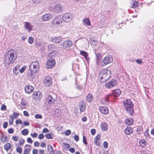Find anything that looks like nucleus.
Segmentation results:
<instances>
[{
  "instance_id": "obj_1",
  "label": "nucleus",
  "mask_w": 154,
  "mask_h": 154,
  "mask_svg": "<svg viewBox=\"0 0 154 154\" xmlns=\"http://www.w3.org/2000/svg\"><path fill=\"white\" fill-rule=\"evenodd\" d=\"M17 54L14 49H11L8 51L5 56V63L9 65L13 63L16 60Z\"/></svg>"
},
{
  "instance_id": "obj_2",
  "label": "nucleus",
  "mask_w": 154,
  "mask_h": 154,
  "mask_svg": "<svg viewBox=\"0 0 154 154\" xmlns=\"http://www.w3.org/2000/svg\"><path fill=\"white\" fill-rule=\"evenodd\" d=\"M111 76V72L109 70L104 69L102 70L99 75L100 81L102 83L107 81Z\"/></svg>"
},
{
  "instance_id": "obj_3",
  "label": "nucleus",
  "mask_w": 154,
  "mask_h": 154,
  "mask_svg": "<svg viewBox=\"0 0 154 154\" xmlns=\"http://www.w3.org/2000/svg\"><path fill=\"white\" fill-rule=\"evenodd\" d=\"M123 103L126 109V111L129 115H132L134 112L133 108L134 105L131 100L127 99L125 101H123Z\"/></svg>"
},
{
  "instance_id": "obj_4",
  "label": "nucleus",
  "mask_w": 154,
  "mask_h": 154,
  "mask_svg": "<svg viewBox=\"0 0 154 154\" xmlns=\"http://www.w3.org/2000/svg\"><path fill=\"white\" fill-rule=\"evenodd\" d=\"M73 14L70 12H67L63 16L62 19L63 20L66 22H68L72 20L73 18Z\"/></svg>"
},
{
  "instance_id": "obj_5",
  "label": "nucleus",
  "mask_w": 154,
  "mask_h": 154,
  "mask_svg": "<svg viewBox=\"0 0 154 154\" xmlns=\"http://www.w3.org/2000/svg\"><path fill=\"white\" fill-rule=\"evenodd\" d=\"M42 97V95L41 92L39 91H35L32 94L33 98L36 100H40Z\"/></svg>"
},
{
  "instance_id": "obj_6",
  "label": "nucleus",
  "mask_w": 154,
  "mask_h": 154,
  "mask_svg": "<svg viewBox=\"0 0 154 154\" xmlns=\"http://www.w3.org/2000/svg\"><path fill=\"white\" fill-rule=\"evenodd\" d=\"M113 61V57L111 55H108L105 57L103 60V66H104L111 63Z\"/></svg>"
},
{
  "instance_id": "obj_7",
  "label": "nucleus",
  "mask_w": 154,
  "mask_h": 154,
  "mask_svg": "<svg viewBox=\"0 0 154 154\" xmlns=\"http://www.w3.org/2000/svg\"><path fill=\"white\" fill-rule=\"evenodd\" d=\"M117 83V82L116 80L112 79L110 81L106 83L105 87L107 88H111L116 86Z\"/></svg>"
},
{
  "instance_id": "obj_8",
  "label": "nucleus",
  "mask_w": 154,
  "mask_h": 154,
  "mask_svg": "<svg viewBox=\"0 0 154 154\" xmlns=\"http://www.w3.org/2000/svg\"><path fill=\"white\" fill-rule=\"evenodd\" d=\"M72 45V41L69 40H66L64 41L62 43V46L63 48H69Z\"/></svg>"
},
{
  "instance_id": "obj_9",
  "label": "nucleus",
  "mask_w": 154,
  "mask_h": 154,
  "mask_svg": "<svg viewBox=\"0 0 154 154\" xmlns=\"http://www.w3.org/2000/svg\"><path fill=\"white\" fill-rule=\"evenodd\" d=\"M55 61L54 59H48L46 62L47 67H53L55 65Z\"/></svg>"
},
{
  "instance_id": "obj_10",
  "label": "nucleus",
  "mask_w": 154,
  "mask_h": 154,
  "mask_svg": "<svg viewBox=\"0 0 154 154\" xmlns=\"http://www.w3.org/2000/svg\"><path fill=\"white\" fill-rule=\"evenodd\" d=\"M63 10V7L60 4L56 5L53 8L54 11L56 13H58L61 12Z\"/></svg>"
},
{
  "instance_id": "obj_11",
  "label": "nucleus",
  "mask_w": 154,
  "mask_h": 154,
  "mask_svg": "<svg viewBox=\"0 0 154 154\" xmlns=\"http://www.w3.org/2000/svg\"><path fill=\"white\" fill-rule=\"evenodd\" d=\"M52 18L51 15L49 13L43 15L42 17V20L44 21L49 20Z\"/></svg>"
},
{
  "instance_id": "obj_12",
  "label": "nucleus",
  "mask_w": 154,
  "mask_h": 154,
  "mask_svg": "<svg viewBox=\"0 0 154 154\" xmlns=\"http://www.w3.org/2000/svg\"><path fill=\"white\" fill-rule=\"evenodd\" d=\"M25 91L27 93L30 94L33 91L34 88L31 85H28L25 87Z\"/></svg>"
},
{
  "instance_id": "obj_13",
  "label": "nucleus",
  "mask_w": 154,
  "mask_h": 154,
  "mask_svg": "<svg viewBox=\"0 0 154 154\" xmlns=\"http://www.w3.org/2000/svg\"><path fill=\"white\" fill-rule=\"evenodd\" d=\"M52 79L50 77L48 76L44 79V83L47 86L50 85L52 83Z\"/></svg>"
},
{
  "instance_id": "obj_14",
  "label": "nucleus",
  "mask_w": 154,
  "mask_h": 154,
  "mask_svg": "<svg viewBox=\"0 0 154 154\" xmlns=\"http://www.w3.org/2000/svg\"><path fill=\"white\" fill-rule=\"evenodd\" d=\"M99 110L100 112L104 114H107L109 112V110L107 107L101 106L99 107Z\"/></svg>"
},
{
  "instance_id": "obj_15",
  "label": "nucleus",
  "mask_w": 154,
  "mask_h": 154,
  "mask_svg": "<svg viewBox=\"0 0 154 154\" xmlns=\"http://www.w3.org/2000/svg\"><path fill=\"white\" fill-rule=\"evenodd\" d=\"M51 40L54 43H59L62 41V38L60 37H53L51 38Z\"/></svg>"
},
{
  "instance_id": "obj_16",
  "label": "nucleus",
  "mask_w": 154,
  "mask_h": 154,
  "mask_svg": "<svg viewBox=\"0 0 154 154\" xmlns=\"http://www.w3.org/2000/svg\"><path fill=\"white\" fill-rule=\"evenodd\" d=\"M31 146L28 144H26L24 147L23 154H29L31 150Z\"/></svg>"
},
{
  "instance_id": "obj_17",
  "label": "nucleus",
  "mask_w": 154,
  "mask_h": 154,
  "mask_svg": "<svg viewBox=\"0 0 154 154\" xmlns=\"http://www.w3.org/2000/svg\"><path fill=\"white\" fill-rule=\"evenodd\" d=\"M24 23L25 24V28L28 32H29L32 30L33 26L31 25L29 23L26 22H25Z\"/></svg>"
},
{
  "instance_id": "obj_18",
  "label": "nucleus",
  "mask_w": 154,
  "mask_h": 154,
  "mask_svg": "<svg viewBox=\"0 0 154 154\" xmlns=\"http://www.w3.org/2000/svg\"><path fill=\"white\" fill-rule=\"evenodd\" d=\"M46 101L50 105L54 104L55 102V99H53L51 96L50 95H49L47 97Z\"/></svg>"
},
{
  "instance_id": "obj_19",
  "label": "nucleus",
  "mask_w": 154,
  "mask_h": 154,
  "mask_svg": "<svg viewBox=\"0 0 154 154\" xmlns=\"http://www.w3.org/2000/svg\"><path fill=\"white\" fill-rule=\"evenodd\" d=\"M32 70H29L28 72L27 75L28 77L29 78L31 79H34L35 77L36 76V74L33 73L32 72Z\"/></svg>"
},
{
  "instance_id": "obj_20",
  "label": "nucleus",
  "mask_w": 154,
  "mask_h": 154,
  "mask_svg": "<svg viewBox=\"0 0 154 154\" xmlns=\"http://www.w3.org/2000/svg\"><path fill=\"white\" fill-rule=\"evenodd\" d=\"M121 94V91L119 89H116L112 91L113 95L116 97H119Z\"/></svg>"
},
{
  "instance_id": "obj_21",
  "label": "nucleus",
  "mask_w": 154,
  "mask_h": 154,
  "mask_svg": "<svg viewBox=\"0 0 154 154\" xmlns=\"http://www.w3.org/2000/svg\"><path fill=\"white\" fill-rule=\"evenodd\" d=\"M101 130L103 131H106L108 129L107 124L105 122H103L100 125Z\"/></svg>"
},
{
  "instance_id": "obj_22",
  "label": "nucleus",
  "mask_w": 154,
  "mask_h": 154,
  "mask_svg": "<svg viewBox=\"0 0 154 154\" xmlns=\"http://www.w3.org/2000/svg\"><path fill=\"white\" fill-rule=\"evenodd\" d=\"M80 54L83 56L85 59L87 61H88L90 60V58L88 57V53L85 51H80Z\"/></svg>"
},
{
  "instance_id": "obj_23",
  "label": "nucleus",
  "mask_w": 154,
  "mask_h": 154,
  "mask_svg": "<svg viewBox=\"0 0 154 154\" xmlns=\"http://www.w3.org/2000/svg\"><path fill=\"white\" fill-rule=\"evenodd\" d=\"M79 108L81 112H83L85 109V104L83 102L81 101L79 104Z\"/></svg>"
},
{
  "instance_id": "obj_24",
  "label": "nucleus",
  "mask_w": 154,
  "mask_h": 154,
  "mask_svg": "<svg viewBox=\"0 0 154 154\" xmlns=\"http://www.w3.org/2000/svg\"><path fill=\"white\" fill-rule=\"evenodd\" d=\"M131 8H136L139 6V4L136 1H133L131 2Z\"/></svg>"
},
{
  "instance_id": "obj_25",
  "label": "nucleus",
  "mask_w": 154,
  "mask_h": 154,
  "mask_svg": "<svg viewBox=\"0 0 154 154\" xmlns=\"http://www.w3.org/2000/svg\"><path fill=\"white\" fill-rule=\"evenodd\" d=\"M100 135L98 134L94 140V142L96 145L98 146H99L100 145Z\"/></svg>"
},
{
  "instance_id": "obj_26",
  "label": "nucleus",
  "mask_w": 154,
  "mask_h": 154,
  "mask_svg": "<svg viewBox=\"0 0 154 154\" xmlns=\"http://www.w3.org/2000/svg\"><path fill=\"white\" fill-rule=\"evenodd\" d=\"M62 22L61 19L56 17L53 21V23L54 24H56L57 25H60L62 23Z\"/></svg>"
},
{
  "instance_id": "obj_27",
  "label": "nucleus",
  "mask_w": 154,
  "mask_h": 154,
  "mask_svg": "<svg viewBox=\"0 0 154 154\" xmlns=\"http://www.w3.org/2000/svg\"><path fill=\"white\" fill-rule=\"evenodd\" d=\"M125 133L128 135H130L132 132V128L130 127H127L125 130Z\"/></svg>"
},
{
  "instance_id": "obj_28",
  "label": "nucleus",
  "mask_w": 154,
  "mask_h": 154,
  "mask_svg": "<svg viewBox=\"0 0 154 154\" xmlns=\"http://www.w3.org/2000/svg\"><path fill=\"white\" fill-rule=\"evenodd\" d=\"M125 123L128 125H131L134 123V121L132 119H127L125 121Z\"/></svg>"
},
{
  "instance_id": "obj_29",
  "label": "nucleus",
  "mask_w": 154,
  "mask_h": 154,
  "mask_svg": "<svg viewBox=\"0 0 154 154\" xmlns=\"http://www.w3.org/2000/svg\"><path fill=\"white\" fill-rule=\"evenodd\" d=\"M30 67H39V63L38 61L32 62L31 64Z\"/></svg>"
},
{
  "instance_id": "obj_30",
  "label": "nucleus",
  "mask_w": 154,
  "mask_h": 154,
  "mask_svg": "<svg viewBox=\"0 0 154 154\" xmlns=\"http://www.w3.org/2000/svg\"><path fill=\"white\" fill-rule=\"evenodd\" d=\"M110 96V95H108L107 97L103 98L102 100V103L104 104H106L108 102V98Z\"/></svg>"
},
{
  "instance_id": "obj_31",
  "label": "nucleus",
  "mask_w": 154,
  "mask_h": 154,
  "mask_svg": "<svg viewBox=\"0 0 154 154\" xmlns=\"http://www.w3.org/2000/svg\"><path fill=\"white\" fill-rule=\"evenodd\" d=\"M83 22L85 24L88 25H91L90 21L88 18H85L83 20Z\"/></svg>"
},
{
  "instance_id": "obj_32",
  "label": "nucleus",
  "mask_w": 154,
  "mask_h": 154,
  "mask_svg": "<svg viewBox=\"0 0 154 154\" xmlns=\"http://www.w3.org/2000/svg\"><path fill=\"white\" fill-rule=\"evenodd\" d=\"M93 100V96L91 94H89L87 96L86 100L89 102L90 103Z\"/></svg>"
},
{
  "instance_id": "obj_33",
  "label": "nucleus",
  "mask_w": 154,
  "mask_h": 154,
  "mask_svg": "<svg viewBox=\"0 0 154 154\" xmlns=\"http://www.w3.org/2000/svg\"><path fill=\"white\" fill-rule=\"evenodd\" d=\"M29 130L27 129H25L21 131V134L24 136L27 135L29 133Z\"/></svg>"
},
{
  "instance_id": "obj_34",
  "label": "nucleus",
  "mask_w": 154,
  "mask_h": 154,
  "mask_svg": "<svg viewBox=\"0 0 154 154\" xmlns=\"http://www.w3.org/2000/svg\"><path fill=\"white\" fill-rule=\"evenodd\" d=\"M140 144L142 147H144L146 144V141L145 140L142 139L140 140Z\"/></svg>"
},
{
  "instance_id": "obj_35",
  "label": "nucleus",
  "mask_w": 154,
  "mask_h": 154,
  "mask_svg": "<svg viewBox=\"0 0 154 154\" xmlns=\"http://www.w3.org/2000/svg\"><path fill=\"white\" fill-rule=\"evenodd\" d=\"M21 106L23 108H26L27 106V103L26 101L22 100L21 102Z\"/></svg>"
},
{
  "instance_id": "obj_36",
  "label": "nucleus",
  "mask_w": 154,
  "mask_h": 154,
  "mask_svg": "<svg viewBox=\"0 0 154 154\" xmlns=\"http://www.w3.org/2000/svg\"><path fill=\"white\" fill-rule=\"evenodd\" d=\"M11 147V145L10 143H7L4 146V148L5 150H9Z\"/></svg>"
},
{
  "instance_id": "obj_37",
  "label": "nucleus",
  "mask_w": 154,
  "mask_h": 154,
  "mask_svg": "<svg viewBox=\"0 0 154 154\" xmlns=\"http://www.w3.org/2000/svg\"><path fill=\"white\" fill-rule=\"evenodd\" d=\"M55 114L57 117H59L61 115V113L59 110L58 109H56L55 111Z\"/></svg>"
},
{
  "instance_id": "obj_38",
  "label": "nucleus",
  "mask_w": 154,
  "mask_h": 154,
  "mask_svg": "<svg viewBox=\"0 0 154 154\" xmlns=\"http://www.w3.org/2000/svg\"><path fill=\"white\" fill-rule=\"evenodd\" d=\"M16 151L17 153H19V154H21L22 152V149L20 147H17L16 148Z\"/></svg>"
},
{
  "instance_id": "obj_39",
  "label": "nucleus",
  "mask_w": 154,
  "mask_h": 154,
  "mask_svg": "<svg viewBox=\"0 0 154 154\" xmlns=\"http://www.w3.org/2000/svg\"><path fill=\"white\" fill-rule=\"evenodd\" d=\"M97 41L96 40H95L94 39H91L90 41V43L92 45H96L97 44Z\"/></svg>"
},
{
  "instance_id": "obj_40",
  "label": "nucleus",
  "mask_w": 154,
  "mask_h": 154,
  "mask_svg": "<svg viewBox=\"0 0 154 154\" xmlns=\"http://www.w3.org/2000/svg\"><path fill=\"white\" fill-rule=\"evenodd\" d=\"M1 140L3 142H5L7 141V136L3 135H2L1 137Z\"/></svg>"
},
{
  "instance_id": "obj_41",
  "label": "nucleus",
  "mask_w": 154,
  "mask_h": 154,
  "mask_svg": "<svg viewBox=\"0 0 154 154\" xmlns=\"http://www.w3.org/2000/svg\"><path fill=\"white\" fill-rule=\"evenodd\" d=\"M39 69V68H29L30 70H32V71L33 73H36L38 70Z\"/></svg>"
},
{
  "instance_id": "obj_42",
  "label": "nucleus",
  "mask_w": 154,
  "mask_h": 154,
  "mask_svg": "<svg viewBox=\"0 0 154 154\" xmlns=\"http://www.w3.org/2000/svg\"><path fill=\"white\" fill-rule=\"evenodd\" d=\"M10 120H9V123L10 125H12L14 122V118L12 115L10 116Z\"/></svg>"
},
{
  "instance_id": "obj_43",
  "label": "nucleus",
  "mask_w": 154,
  "mask_h": 154,
  "mask_svg": "<svg viewBox=\"0 0 154 154\" xmlns=\"http://www.w3.org/2000/svg\"><path fill=\"white\" fill-rule=\"evenodd\" d=\"M25 142V140L23 139H20L19 142V144L20 146H21L24 144Z\"/></svg>"
},
{
  "instance_id": "obj_44",
  "label": "nucleus",
  "mask_w": 154,
  "mask_h": 154,
  "mask_svg": "<svg viewBox=\"0 0 154 154\" xmlns=\"http://www.w3.org/2000/svg\"><path fill=\"white\" fill-rule=\"evenodd\" d=\"M13 71L14 74H15L16 75H17L19 72V69H18V68H14Z\"/></svg>"
},
{
  "instance_id": "obj_45",
  "label": "nucleus",
  "mask_w": 154,
  "mask_h": 154,
  "mask_svg": "<svg viewBox=\"0 0 154 154\" xmlns=\"http://www.w3.org/2000/svg\"><path fill=\"white\" fill-rule=\"evenodd\" d=\"M34 39L32 37H30L28 38V42L30 44H32L34 42Z\"/></svg>"
},
{
  "instance_id": "obj_46",
  "label": "nucleus",
  "mask_w": 154,
  "mask_h": 154,
  "mask_svg": "<svg viewBox=\"0 0 154 154\" xmlns=\"http://www.w3.org/2000/svg\"><path fill=\"white\" fill-rule=\"evenodd\" d=\"M12 139L15 141H17L19 139V137L18 136H14L12 137Z\"/></svg>"
},
{
  "instance_id": "obj_47",
  "label": "nucleus",
  "mask_w": 154,
  "mask_h": 154,
  "mask_svg": "<svg viewBox=\"0 0 154 154\" xmlns=\"http://www.w3.org/2000/svg\"><path fill=\"white\" fill-rule=\"evenodd\" d=\"M99 154H108V153L107 152L105 151L103 149H102L100 151Z\"/></svg>"
},
{
  "instance_id": "obj_48",
  "label": "nucleus",
  "mask_w": 154,
  "mask_h": 154,
  "mask_svg": "<svg viewBox=\"0 0 154 154\" xmlns=\"http://www.w3.org/2000/svg\"><path fill=\"white\" fill-rule=\"evenodd\" d=\"M48 149L49 151L52 152H54L53 148L51 145L48 146Z\"/></svg>"
},
{
  "instance_id": "obj_49",
  "label": "nucleus",
  "mask_w": 154,
  "mask_h": 154,
  "mask_svg": "<svg viewBox=\"0 0 154 154\" xmlns=\"http://www.w3.org/2000/svg\"><path fill=\"white\" fill-rule=\"evenodd\" d=\"M43 0H32V2L35 4H38L42 2Z\"/></svg>"
},
{
  "instance_id": "obj_50",
  "label": "nucleus",
  "mask_w": 154,
  "mask_h": 154,
  "mask_svg": "<svg viewBox=\"0 0 154 154\" xmlns=\"http://www.w3.org/2000/svg\"><path fill=\"white\" fill-rule=\"evenodd\" d=\"M35 118L36 119H42V116L40 114H36L35 116Z\"/></svg>"
},
{
  "instance_id": "obj_51",
  "label": "nucleus",
  "mask_w": 154,
  "mask_h": 154,
  "mask_svg": "<svg viewBox=\"0 0 154 154\" xmlns=\"http://www.w3.org/2000/svg\"><path fill=\"white\" fill-rule=\"evenodd\" d=\"M19 115V114L18 113L14 112L13 113V116H12L13 118L18 117Z\"/></svg>"
},
{
  "instance_id": "obj_52",
  "label": "nucleus",
  "mask_w": 154,
  "mask_h": 154,
  "mask_svg": "<svg viewBox=\"0 0 154 154\" xmlns=\"http://www.w3.org/2000/svg\"><path fill=\"white\" fill-rule=\"evenodd\" d=\"M45 136L48 139H52L51 135L50 134H46L45 135Z\"/></svg>"
},
{
  "instance_id": "obj_53",
  "label": "nucleus",
  "mask_w": 154,
  "mask_h": 154,
  "mask_svg": "<svg viewBox=\"0 0 154 154\" xmlns=\"http://www.w3.org/2000/svg\"><path fill=\"white\" fill-rule=\"evenodd\" d=\"M1 109L2 110L5 111L6 109V106L5 105L3 104L2 105Z\"/></svg>"
},
{
  "instance_id": "obj_54",
  "label": "nucleus",
  "mask_w": 154,
  "mask_h": 154,
  "mask_svg": "<svg viewBox=\"0 0 154 154\" xmlns=\"http://www.w3.org/2000/svg\"><path fill=\"white\" fill-rule=\"evenodd\" d=\"M103 146L105 148H107L108 146L107 142L106 141L104 142L103 143Z\"/></svg>"
},
{
  "instance_id": "obj_55",
  "label": "nucleus",
  "mask_w": 154,
  "mask_h": 154,
  "mask_svg": "<svg viewBox=\"0 0 154 154\" xmlns=\"http://www.w3.org/2000/svg\"><path fill=\"white\" fill-rule=\"evenodd\" d=\"M70 134L71 131L70 130H67L65 132V134L66 136H68Z\"/></svg>"
},
{
  "instance_id": "obj_56",
  "label": "nucleus",
  "mask_w": 154,
  "mask_h": 154,
  "mask_svg": "<svg viewBox=\"0 0 154 154\" xmlns=\"http://www.w3.org/2000/svg\"><path fill=\"white\" fill-rule=\"evenodd\" d=\"M38 134L36 133H34L33 134H31V136L33 138L36 137L38 136Z\"/></svg>"
},
{
  "instance_id": "obj_57",
  "label": "nucleus",
  "mask_w": 154,
  "mask_h": 154,
  "mask_svg": "<svg viewBox=\"0 0 154 154\" xmlns=\"http://www.w3.org/2000/svg\"><path fill=\"white\" fill-rule=\"evenodd\" d=\"M16 123L17 124H20L22 125V121L20 119L16 120Z\"/></svg>"
},
{
  "instance_id": "obj_58",
  "label": "nucleus",
  "mask_w": 154,
  "mask_h": 154,
  "mask_svg": "<svg viewBox=\"0 0 154 154\" xmlns=\"http://www.w3.org/2000/svg\"><path fill=\"white\" fill-rule=\"evenodd\" d=\"M44 135L42 134H41L39 135L38 138L39 139H42L44 138Z\"/></svg>"
},
{
  "instance_id": "obj_59",
  "label": "nucleus",
  "mask_w": 154,
  "mask_h": 154,
  "mask_svg": "<svg viewBox=\"0 0 154 154\" xmlns=\"http://www.w3.org/2000/svg\"><path fill=\"white\" fill-rule=\"evenodd\" d=\"M49 131V130L47 128H45L43 130L42 133H46L48 132Z\"/></svg>"
},
{
  "instance_id": "obj_60",
  "label": "nucleus",
  "mask_w": 154,
  "mask_h": 154,
  "mask_svg": "<svg viewBox=\"0 0 154 154\" xmlns=\"http://www.w3.org/2000/svg\"><path fill=\"white\" fill-rule=\"evenodd\" d=\"M8 132L9 134H13L14 132V130L12 128H10L8 130Z\"/></svg>"
},
{
  "instance_id": "obj_61",
  "label": "nucleus",
  "mask_w": 154,
  "mask_h": 154,
  "mask_svg": "<svg viewBox=\"0 0 154 154\" xmlns=\"http://www.w3.org/2000/svg\"><path fill=\"white\" fill-rule=\"evenodd\" d=\"M91 134L92 135H94L95 134L96 131V130H95V129H92L91 130Z\"/></svg>"
},
{
  "instance_id": "obj_62",
  "label": "nucleus",
  "mask_w": 154,
  "mask_h": 154,
  "mask_svg": "<svg viewBox=\"0 0 154 154\" xmlns=\"http://www.w3.org/2000/svg\"><path fill=\"white\" fill-rule=\"evenodd\" d=\"M83 142L85 145H87V143L86 142V138L84 136H83Z\"/></svg>"
},
{
  "instance_id": "obj_63",
  "label": "nucleus",
  "mask_w": 154,
  "mask_h": 154,
  "mask_svg": "<svg viewBox=\"0 0 154 154\" xmlns=\"http://www.w3.org/2000/svg\"><path fill=\"white\" fill-rule=\"evenodd\" d=\"M96 55L97 56V59H100L101 57V55L99 53H97V54H96Z\"/></svg>"
},
{
  "instance_id": "obj_64",
  "label": "nucleus",
  "mask_w": 154,
  "mask_h": 154,
  "mask_svg": "<svg viewBox=\"0 0 154 154\" xmlns=\"http://www.w3.org/2000/svg\"><path fill=\"white\" fill-rule=\"evenodd\" d=\"M45 153V150L43 149H40L39 150V154H44Z\"/></svg>"
}]
</instances>
